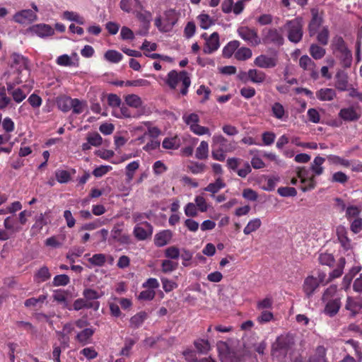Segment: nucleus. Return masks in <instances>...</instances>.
Segmentation results:
<instances>
[{
  "mask_svg": "<svg viewBox=\"0 0 362 362\" xmlns=\"http://www.w3.org/2000/svg\"><path fill=\"white\" fill-rule=\"evenodd\" d=\"M329 31L327 26L323 27L317 35V42L322 45H327L329 42Z\"/></svg>",
  "mask_w": 362,
  "mask_h": 362,
  "instance_id": "51",
  "label": "nucleus"
},
{
  "mask_svg": "<svg viewBox=\"0 0 362 362\" xmlns=\"http://www.w3.org/2000/svg\"><path fill=\"white\" fill-rule=\"evenodd\" d=\"M225 187L226 183L223 180L221 177H218L214 182L209 184L204 189V191L211 192L212 195H214Z\"/></svg>",
  "mask_w": 362,
  "mask_h": 362,
  "instance_id": "34",
  "label": "nucleus"
},
{
  "mask_svg": "<svg viewBox=\"0 0 362 362\" xmlns=\"http://www.w3.org/2000/svg\"><path fill=\"white\" fill-rule=\"evenodd\" d=\"M111 237L115 241L122 245H129L131 243V238L128 233H123L122 230L115 226L111 231Z\"/></svg>",
  "mask_w": 362,
  "mask_h": 362,
  "instance_id": "21",
  "label": "nucleus"
},
{
  "mask_svg": "<svg viewBox=\"0 0 362 362\" xmlns=\"http://www.w3.org/2000/svg\"><path fill=\"white\" fill-rule=\"evenodd\" d=\"M37 16L35 13L30 10L26 9L23 10L16 13L13 16V20L18 23L24 24L26 23H30L36 20Z\"/></svg>",
  "mask_w": 362,
  "mask_h": 362,
  "instance_id": "16",
  "label": "nucleus"
},
{
  "mask_svg": "<svg viewBox=\"0 0 362 362\" xmlns=\"http://www.w3.org/2000/svg\"><path fill=\"white\" fill-rule=\"evenodd\" d=\"M104 57L107 61L116 64L122 59L123 56L120 52L116 50L110 49L105 53Z\"/></svg>",
  "mask_w": 362,
  "mask_h": 362,
  "instance_id": "45",
  "label": "nucleus"
},
{
  "mask_svg": "<svg viewBox=\"0 0 362 362\" xmlns=\"http://www.w3.org/2000/svg\"><path fill=\"white\" fill-rule=\"evenodd\" d=\"M33 32L38 36L44 37L51 36L54 33L53 28L46 24H38L33 28Z\"/></svg>",
  "mask_w": 362,
  "mask_h": 362,
  "instance_id": "25",
  "label": "nucleus"
},
{
  "mask_svg": "<svg viewBox=\"0 0 362 362\" xmlns=\"http://www.w3.org/2000/svg\"><path fill=\"white\" fill-rule=\"evenodd\" d=\"M182 119L184 122L189 127V129L192 126L196 125L199 122V117L196 113H190V114H184L182 116Z\"/></svg>",
  "mask_w": 362,
  "mask_h": 362,
  "instance_id": "52",
  "label": "nucleus"
},
{
  "mask_svg": "<svg viewBox=\"0 0 362 362\" xmlns=\"http://www.w3.org/2000/svg\"><path fill=\"white\" fill-rule=\"evenodd\" d=\"M55 177L59 183H67L71 180V173L65 170H57L55 171Z\"/></svg>",
  "mask_w": 362,
  "mask_h": 362,
  "instance_id": "50",
  "label": "nucleus"
},
{
  "mask_svg": "<svg viewBox=\"0 0 362 362\" xmlns=\"http://www.w3.org/2000/svg\"><path fill=\"white\" fill-rule=\"evenodd\" d=\"M164 23H165L168 30H170L177 23V18L175 10L170 9L164 13Z\"/></svg>",
  "mask_w": 362,
  "mask_h": 362,
  "instance_id": "37",
  "label": "nucleus"
},
{
  "mask_svg": "<svg viewBox=\"0 0 362 362\" xmlns=\"http://www.w3.org/2000/svg\"><path fill=\"white\" fill-rule=\"evenodd\" d=\"M165 257L168 259H177L180 257V252L178 247L176 246H170L165 249Z\"/></svg>",
  "mask_w": 362,
  "mask_h": 362,
  "instance_id": "59",
  "label": "nucleus"
},
{
  "mask_svg": "<svg viewBox=\"0 0 362 362\" xmlns=\"http://www.w3.org/2000/svg\"><path fill=\"white\" fill-rule=\"evenodd\" d=\"M312 18L308 24V32L310 37L314 36L317 30L323 23V18L319 15L317 9L313 8L311 10Z\"/></svg>",
  "mask_w": 362,
  "mask_h": 362,
  "instance_id": "13",
  "label": "nucleus"
},
{
  "mask_svg": "<svg viewBox=\"0 0 362 362\" xmlns=\"http://www.w3.org/2000/svg\"><path fill=\"white\" fill-rule=\"evenodd\" d=\"M308 172L304 168H298L297 171V176L300 179V181L303 184H305L306 182H309V185H305L301 187V189L303 192H306L308 190L313 189L315 187L316 182L315 180V176L308 177Z\"/></svg>",
  "mask_w": 362,
  "mask_h": 362,
  "instance_id": "12",
  "label": "nucleus"
},
{
  "mask_svg": "<svg viewBox=\"0 0 362 362\" xmlns=\"http://www.w3.org/2000/svg\"><path fill=\"white\" fill-rule=\"evenodd\" d=\"M362 209L357 206H349L346 209V217L348 221H351L355 218L361 217L360 214Z\"/></svg>",
  "mask_w": 362,
  "mask_h": 362,
  "instance_id": "43",
  "label": "nucleus"
},
{
  "mask_svg": "<svg viewBox=\"0 0 362 362\" xmlns=\"http://www.w3.org/2000/svg\"><path fill=\"white\" fill-rule=\"evenodd\" d=\"M337 235L338 240L341 244V246L345 251L351 250V240L347 236V231L343 226H339L337 228Z\"/></svg>",
  "mask_w": 362,
  "mask_h": 362,
  "instance_id": "20",
  "label": "nucleus"
},
{
  "mask_svg": "<svg viewBox=\"0 0 362 362\" xmlns=\"http://www.w3.org/2000/svg\"><path fill=\"white\" fill-rule=\"evenodd\" d=\"M194 346L197 351L200 354H204L210 349V344L208 340L198 339L194 341Z\"/></svg>",
  "mask_w": 362,
  "mask_h": 362,
  "instance_id": "55",
  "label": "nucleus"
},
{
  "mask_svg": "<svg viewBox=\"0 0 362 362\" xmlns=\"http://www.w3.org/2000/svg\"><path fill=\"white\" fill-rule=\"evenodd\" d=\"M134 13L136 18L142 24L143 27L148 30L152 20V13L144 9L135 11Z\"/></svg>",
  "mask_w": 362,
  "mask_h": 362,
  "instance_id": "22",
  "label": "nucleus"
},
{
  "mask_svg": "<svg viewBox=\"0 0 362 362\" xmlns=\"http://www.w3.org/2000/svg\"><path fill=\"white\" fill-rule=\"evenodd\" d=\"M337 58L340 61V64L344 68H349L351 66L352 63V53L351 50L348 49L343 52L335 54Z\"/></svg>",
  "mask_w": 362,
  "mask_h": 362,
  "instance_id": "29",
  "label": "nucleus"
},
{
  "mask_svg": "<svg viewBox=\"0 0 362 362\" xmlns=\"http://www.w3.org/2000/svg\"><path fill=\"white\" fill-rule=\"evenodd\" d=\"M50 277L51 274L49 273V269L45 266L39 269L35 274V279L37 282L46 281L49 279Z\"/></svg>",
  "mask_w": 362,
  "mask_h": 362,
  "instance_id": "46",
  "label": "nucleus"
},
{
  "mask_svg": "<svg viewBox=\"0 0 362 362\" xmlns=\"http://www.w3.org/2000/svg\"><path fill=\"white\" fill-rule=\"evenodd\" d=\"M198 19L200 23V27L204 30L208 29L214 24V21L208 14L202 13L198 16Z\"/></svg>",
  "mask_w": 362,
  "mask_h": 362,
  "instance_id": "53",
  "label": "nucleus"
},
{
  "mask_svg": "<svg viewBox=\"0 0 362 362\" xmlns=\"http://www.w3.org/2000/svg\"><path fill=\"white\" fill-rule=\"evenodd\" d=\"M261 42L264 45H272L281 47L284 43V38L281 31L275 28H265L262 30Z\"/></svg>",
  "mask_w": 362,
  "mask_h": 362,
  "instance_id": "5",
  "label": "nucleus"
},
{
  "mask_svg": "<svg viewBox=\"0 0 362 362\" xmlns=\"http://www.w3.org/2000/svg\"><path fill=\"white\" fill-rule=\"evenodd\" d=\"M277 192L281 197H295L297 194L296 188L292 187H281L277 189Z\"/></svg>",
  "mask_w": 362,
  "mask_h": 362,
  "instance_id": "62",
  "label": "nucleus"
},
{
  "mask_svg": "<svg viewBox=\"0 0 362 362\" xmlns=\"http://www.w3.org/2000/svg\"><path fill=\"white\" fill-rule=\"evenodd\" d=\"M346 264V260L344 257H341L337 264V267L334 269L330 274L329 277V281H331L334 279L338 278L341 276L343 274V269L344 268Z\"/></svg>",
  "mask_w": 362,
  "mask_h": 362,
  "instance_id": "44",
  "label": "nucleus"
},
{
  "mask_svg": "<svg viewBox=\"0 0 362 362\" xmlns=\"http://www.w3.org/2000/svg\"><path fill=\"white\" fill-rule=\"evenodd\" d=\"M12 60V66L16 67L18 74L23 70H27L28 66V60L27 58L24 57L23 55L13 53L11 56Z\"/></svg>",
  "mask_w": 362,
  "mask_h": 362,
  "instance_id": "19",
  "label": "nucleus"
},
{
  "mask_svg": "<svg viewBox=\"0 0 362 362\" xmlns=\"http://www.w3.org/2000/svg\"><path fill=\"white\" fill-rule=\"evenodd\" d=\"M88 262L95 266L102 267L106 262V256L102 253L95 254L88 259Z\"/></svg>",
  "mask_w": 362,
  "mask_h": 362,
  "instance_id": "56",
  "label": "nucleus"
},
{
  "mask_svg": "<svg viewBox=\"0 0 362 362\" xmlns=\"http://www.w3.org/2000/svg\"><path fill=\"white\" fill-rule=\"evenodd\" d=\"M336 96V91L333 88H323L316 92L317 98L321 101H331Z\"/></svg>",
  "mask_w": 362,
  "mask_h": 362,
  "instance_id": "23",
  "label": "nucleus"
},
{
  "mask_svg": "<svg viewBox=\"0 0 362 362\" xmlns=\"http://www.w3.org/2000/svg\"><path fill=\"white\" fill-rule=\"evenodd\" d=\"M202 37L206 40V42L204 44L203 52L205 54H211L216 51L219 47V35L218 33H213L209 37H207L206 33L202 34Z\"/></svg>",
  "mask_w": 362,
  "mask_h": 362,
  "instance_id": "10",
  "label": "nucleus"
},
{
  "mask_svg": "<svg viewBox=\"0 0 362 362\" xmlns=\"http://www.w3.org/2000/svg\"><path fill=\"white\" fill-rule=\"evenodd\" d=\"M165 83L170 90H177L181 95L185 96L191 85V78L186 71L171 70L167 74Z\"/></svg>",
  "mask_w": 362,
  "mask_h": 362,
  "instance_id": "1",
  "label": "nucleus"
},
{
  "mask_svg": "<svg viewBox=\"0 0 362 362\" xmlns=\"http://www.w3.org/2000/svg\"><path fill=\"white\" fill-rule=\"evenodd\" d=\"M319 281L314 276H308L304 281L303 290L305 294H312L319 286Z\"/></svg>",
  "mask_w": 362,
  "mask_h": 362,
  "instance_id": "24",
  "label": "nucleus"
},
{
  "mask_svg": "<svg viewBox=\"0 0 362 362\" xmlns=\"http://www.w3.org/2000/svg\"><path fill=\"white\" fill-rule=\"evenodd\" d=\"M340 308V302L338 299L329 300L325 305V313L332 317L335 315Z\"/></svg>",
  "mask_w": 362,
  "mask_h": 362,
  "instance_id": "30",
  "label": "nucleus"
},
{
  "mask_svg": "<svg viewBox=\"0 0 362 362\" xmlns=\"http://www.w3.org/2000/svg\"><path fill=\"white\" fill-rule=\"evenodd\" d=\"M124 100L129 106L134 108H139L142 106L141 98L135 94L127 95Z\"/></svg>",
  "mask_w": 362,
  "mask_h": 362,
  "instance_id": "47",
  "label": "nucleus"
},
{
  "mask_svg": "<svg viewBox=\"0 0 362 362\" xmlns=\"http://www.w3.org/2000/svg\"><path fill=\"white\" fill-rule=\"evenodd\" d=\"M236 144L221 134H214L211 141V156L218 161H224L226 153L234 151Z\"/></svg>",
  "mask_w": 362,
  "mask_h": 362,
  "instance_id": "2",
  "label": "nucleus"
},
{
  "mask_svg": "<svg viewBox=\"0 0 362 362\" xmlns=\"http://www.w3.org/2000/svg\"><path fill=\"white\" fill-rule=\"evenodd\" d=\"M27 94L21 88H16L11 93V96L16 103H20L25 99Z\"/></svg>",
  "mask_w": 362,
  "mask_h": 362,
  "instance_id": "61",
  "label": "nucleus"
},
{
  "mask_svg": "<svg viewBox=\"0 0 362 362\" xmlns=\"http://www.w3.org/2000/svg\"><path fill=\"white\" fill-rule=\"evenodd\" d=\"M64 18L69 20L70 21H74L79 25H83L85 23L84 18L74 11H64L63 13Z\"/></svg>",
  "mask_w": 362,
  "mask_h": 362,
  "instance_id": "49",
  "label": "nucleus"
},
{
  "mask_svg": "<svg viewBox=\"0 0 362 362\" xmlns=\"http://www.w3.org/2000/svg\"><path fill=\"white\" fill-rule=\"evenodd\" d=\"M240 46V42L233 40L229 42L223 49V56L226 58H230L236 52Z\"/></svg>",
  "mask_w": 362,
  "mask_h": 362,
  "instance_id": "33",
  "label": "nucleus"
},
{
  "mask_svg": "<svg viewBox=\"0 0 362 362\" xmlns=\"http://www.w3.org/2000/svg\"><path fill=\"white\" fill-rule=\"evenodd\" d=\"M86 140L93 146H99L103 143V138L98 132L88 133L87 134Z\"/></svg>",
  "mask_w": 362,
  "mask_h": 362,
  "instance_id": "54",
  "label": "nucleus"
},
{
  "mask_svg": "<svg viewBox=\"0 0 362 362\" xmlns=\"http://www.w3.org/2000/svg\"><path fill=\"white\" fill-rule=\"evenodd\" d=\"M253 83L261 84L263 83L267 78V74L259 69H250L247 73H243Z\"/></svg>",
  "mask_w": 362,
  "mask_h": 362,
  "instance_id": "18",
  "label": "nucleus"
},
{
  "mask_svg": "<svg viewBox=\"0 0 362 362\" xmlns=\"http://www.w3.org/2000/svg\"><path fill=\"white\" fill-rule=\"evenodd\" d=\"M177 267L178 264L177 262H174L170 259H165L161 264L162 271L165 273L171 272L175 270Z\"/></svg>",
  "mask_w": 362,
  "mask_h": 362,
  "instance_id": "63",
  "label": "nucleus"
},
{
  "mask_svg": "<svg viewBox=\"0 0 362 362\" xmlns=\"http://www.w3.org/2000/svg\"><path fill=\"white\" fill-rule=\"evenodd\" d=\"M294 343L293 338L291 335L282 334L279 336L272 345L271 356L272 359L279 362L285 361L287 355L292 350Z\"/></svg>",
  "mask_w": 362,
  "mask_h": 362,
  "instance_id": "3",
  "label": "nucleus"
},
{
  "mask_svg": "<svg viewBox=\"0 0 362 362\" xmlns=\"http://www.w3.org/2000/svg\"><path fill=\"white\" fill-rule=\"evenodd\" d=\"M146 318V313H139L130 319V325L134 328H138Z\"/></svg>",
  "mask_w": 362,
  "mask_h": 362,
  "instance_id": "57",
  "label": "nucleus"
},
{
  "mask_svg": "<svg viewBox=\"0 0 362 362\" xmlns=\"http://www.w3.org/2000/svg\"><path fill=\"white\" fill-rule=\"evenodd\" d=\"M361 115L362 110L359 105L343 107L338 113V117L345 122H357Z\"/></svg>",
  "mask_w": 362,
  "mask_h": 362,
  "instance_id": "6",
  "label": "nucleus"
},
{
  "mask_svg": "<svg viewBox=\"0 0 362 362\" xmlns=\"http://www.w3.org/2000/svg\"><path fill=\"white\" fill-rule=\"evenodd\" d=\"M325 159L321 156H316L311 163L310 169L314 173V176H319L322 175L324 172V168L322 167V164L324 163Z\"/></svg>",
  "mask_w": 362,
  "mask_h": 362,
  "instance_id": "31",
  "label": "nucleus"
},
{
  "mask_svg": "<svg viewBox=\"0 0 362 362\" xmlns=\"http://www.w3.org/2000/svg\"><path fill=\"white\" fill-rule=\"evenodd\" d=\"M94 334V330L90 328H86L76 335V339L78 342L81 343L83 345H85L88 343V339L93 336Z\"/></svg>",
  "mask_w": 362,
  "mask_h": 362,
  "instance_id": "42",
  "label": "nucleus"
},
{
  "mask_svg": "<svg viewBox=\"0 0 362 362\" xmlns=\"http://www.w3.org/2000/svg\"><path fill=\"white\" fill-rule=\"evenodd\" d=\"M206 168V166L204 163H200L198 162H192L190 165H188V169L193 174H200L203 173Z\"/></svg>",
  "mask_w": 362,
  "mask_h": 362,
  "instance_id": "60",
  "label": "nucleus"
},
{
  "mask_svg": "<svg viewBox=\"0 0 362 362\" xmlns=\"http://www.w3.org/2000/svg\"><path fill=\"white\" fill-rule=\"evenodd\" d=\"M100 296H84V298L77 299L74 303V308L76 310L83 308H93L98 310L99 303L96 300Z\"/></svg>",
  "mask_w": 362,
  "mask_h": 362,
  "instance_id": "8",
  "label": "nucleus"
},
{
  "mask_svg": "<svg viewBox=\"0 0 362 362\" xmlns=\"http://www.w3.org/2000/svg\"><path fill=\"white\" fill-rule=\"evenodd\" d=\"M218 349L220 354H224L223 362H241L240 357L234 351H230L226 343L219 342L218 344Z\"/></svg>",
  "mask_w": 362,
  "mask_h": 362,
  "instance_id": "14",
  "label": "nucleus"
},
{
  "mask_svg": "<svg viewBox=\"0 0 362 362\" xmlns=\"http://www.w3.org/2000/svg\"><path fill=\"white\" fill-rule=\"evenodd\" d=\"M300 66L305 71H309L312 78L316 80L319 77L316 70L315 63L308 55H303L299 59Z\"/></svg>",
  "mask_w": 362,
  "mask_h": 362,
  "instance_id": "11",
  "label": "nucleus"
},
{
  "mask_svg": "<svg viewBox=\"0 0 362 362\" xmlns=\"http://www.w3.org/2000/svg\"><path fill=\"white\" fill-rule=\"evenodd\" d=\"M278 64L277 54L272 56L267 54H260L257 56L254 60L255 66L261 69H272L274 68Z\"/></svg>",
  "mask_w": 362,
  "mask_h": 362,
  "instance_id": "9",
  "label": "nucleus"
},
{
  "mask_svg": "<svg viewBox=\"0 0 362 362\" xmlns=\"http://www.w3.org/2000/svg\"><path fill=\"white\" fill-rule=\"evenodd\" d=\"M272 112L273 117L282 120L285 116L286 110L280 103L276 102L272 105Z\"/></svg>",
  "mask_w": 362,
  "mask_h": 362,
  "instance_id": "41",
  "label": "nucleus"
},
{
  "mask_svg": "<svg viewBox=\"0 0 362 362\" xmlns=\"http://www.w3.org/2000/svg\"><path fill=\"white\" fill-rule=\"evenodd\" d=\"M209 156V144L206 141H201L195 151V157L199 160H205Z\"/></svg>",
  "mask_w": 362,
  "mask_h": 362,
  "instance_id": "32",
  "label": "nucleus"
},
{
  "mask_svg": "<svg viewBox=\"0 0 362 362\" xmlns=\"http://www.w3.org/2000/svg\"><path fill=\"white\" fill-rule=\"evenodd\" d=\"M173 238V232L170 230H163L154 236V244L156 247H161L168 245Z\"/></svg>",
  "mask_w": 362,
  "mask_h": 362,
  "instance_id": "17",
  "label": "nucleus"
},
{
  "mask_svg": "<svg viewBox=\"0 0 362 362\" xmlns=\"http://www.w3.org/2000/svg\"><path fill=\"white\" fill-rule=\"evenodd\" d=\"M72 98L67 95H62L57 99V107L64 112H67L71 110Z\"/></svg>",
  "mask_w": 362,
  "mask_h": 362,
  "instance_id": "27",
  "label": "nucleus"
},
{
  "mask_svg": "<svg viewBox=\"0 0 362 362\" xmlns=\"http://www.w3.org/2000/svg\"><path fill=\"white\" fill-rule=\"evenodd\" d=\"M284 28L287 31V37L289 41L293 43L299 42L303 37V21L300 18H296L288 21L284 25Z\"/></svg>",
  "mask_w": 362,
  "mask_h": 362,
  "instance_id": "4",
  "label": "nucleus"
},
{
  "mask_svg": "<svg viewBox=\"0 0 362 362\" xmlns=\"http://www.w3.org/2000/svg\"><path fill=\"white\" fill-rule=\"evenodd\" d=\"M4 226L5 228L12 233H17L21 230V228L18 226L16 220L13 216H8L4 219Z\"/></svg>",
  "mask_w": 362,
  "mask_h": 362,
  "instance_id": "39",
  "label": "nucleus"
},
{
  "mask_svg": "<svg viewBox=\"0 0 362 362\" xmlns=\"http://www.w3.org/2000/svg\"><path fill=\"white\" fill-rule=\"evenodd\" d=\"M239 36L251 46H257L261 43V39L255 29L243 26L238 29Z\"/></svg>",
  "mask_w": 362,
  "mask_h": 362,
  "instance_id": "7",
  "label": "nucleus"
},
{
  "mask_svg": "<svg viewBox=\"0 0 362 362\" xmlns=\"http://www.w3.org/2000/svg\"><path fill=\"white\" fill-rule=\"evenodd\" d=\"M252 55V50L245 47L238 48L235 52V58L238 61H245L251 58Z\"/></svg>",
  "mask_w": 362,
  "mask_h": 362,
  "instance_id": "38",
  "label": "nucleus"
},
{
  "mask_svg": "<svg viewBox=\"0 0 362 362\" xmlns=\"http://www.w3.org/2000/svg\"><path fill=\"white\" fill-rule=\"evenodd\" d=\"M332 47L333 53L337 54L340 52L348 50V47L346 45L345 41L341 36H336L332 40Z\"/></svg>",
  "mask_w": 362,
  "mask_h": 362,
  "instance_id": "26",
  "label": "nucleus"
},
{
  "mask_svg": "<svg viewBox=\"0 0 362 362\" xmlns=\"http://www.w3.org/2000/svg\"><path fill=\"white\" fill-rule=\"evenodd\" d=\"M162 146L165 149H177L180 146L179 140L176 136L165 138L163 141Z\"/></svg>",
  "mask_w": 362,
  "mask_h": 362,
  "instance_id": "48",
  "label": "nucleus"
},
{
  "mask_svg": "<svg viewBox=\"0 0 362 362\" xmlns=\"http://www.w3.org/2000/svg\"><path fill=\"white\" fill-rule=\"evenodd\" d=\"M35 222L32 226V230L36 232H40L44 226L47 225V221L45 218V215L43 214H40L39 216H36Z\"/></svg>",
  "mask_w": 362,
  "mask_h": 362,
  "instance_id": "58",
  "label": "nucleus"
},
{
  "mask_svg": "<svg viewBox=\"0 0 362 362\" xmlns=\"http://www.w3.org/2000/svg\"><path fill=\"white\" fill-rule=\"evenodd\" d=\"M262 226V221L259 218H255L250 220L247 226L243 229V233L245 235H250L252 232L258 230Z\"/></svg>",
  "mask_w": 362,
  "mask_h": 362,
  "instance_id": "36",
  "label": "nucleus"
},
{
  "mask_svg": "<svg viewBox=\"0 0 362 362\" xmlns=\"http://www.w3.org/2000/svg\"><path fill=\"white\" fill-rule=\"evenodd\" d=\"M318 260L321 264L329 267H332L335 262L333 255L327 252H320L319 254Z\"/></svg>",
  "mask_w": 362,
  "mask_h": 362,
  "instance_id": "40",
  "label": "nucleus"
},
{
  "mask_svg": "<svg viewBox=\"0 0 362 362\" xmlns=\"http://www.w3.org/2000/svg\"><path fill=\"white\" fill-rule=\"evenodd\" d=\"M142 224L145 226V228L139 226H136L134 228V235L139 240H146L153 233V226L150 223L144 221Z\"/></svg>",
  "mask_w": 362,
  "mask_h": 362,
  "instance_id": "15",
  "label": "nucleus"
},
{
  "mask_svg": "<svg viewBox=\"0 0 362 362\" xmlns=\"http://www.w3.org/2000/svg\"><path fill=\"white\" fill-rule=\"evenodd\" d=\"M195 205L198 211L201 212H206L208 210V204L205 198L202 196H196L194 198Z\"/></svg>",
  "mask_w": 362,
  "mask_h": 362,
  "instance_id": "64",
  "label": "nucleus"
},
{
  "mask_svg": "<svg viewBox=\"0 0 362 362\" xmlns=\"http://www.w3.org/2000/svg\"><path fill=\"white\" fill-rule=\"evenodd\" d=\"M309 52L315 59H320L325 55L326 50L317 44H312L310 47Z\"/></svg>",
  "mask_w": 362,
  "mask_h": 362,
  "instance_id": "35",
  "label": "nucleus"
},
{
  "mask_svg": "<svg viewBox=\"0 0 362 362\" xmlns=\"http://www.w3.org/2000/svg\"><path fill=\"white\" fill-rule=\"evenodd\" d=\"M348 85L347 75L343 71H338L336 74L335 87L341 91H344L347 90Z\"/></svg>",
  "mask_w": 362,
  "mask_h": 362,
  "instance_id": "28",
  "label": "nucleus"
}]
</instances>
